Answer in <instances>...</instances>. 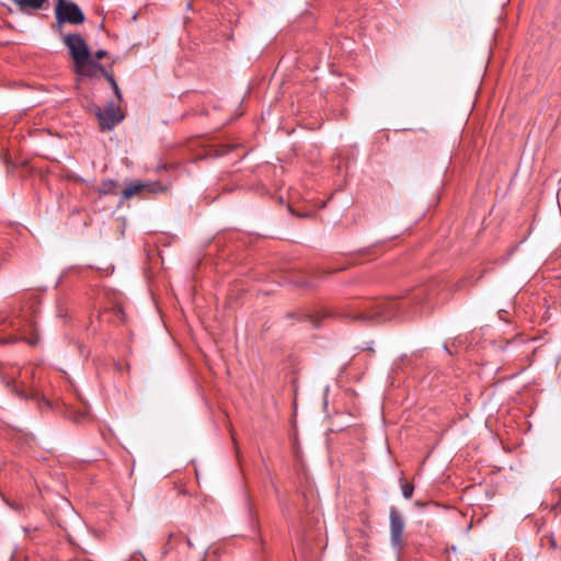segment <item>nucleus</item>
Listing matches in <instances>:
<instances>
[{"mask_svg": "<svg viewBox=\"0 0 561 561\" xmlns=\"http://www.w3.org/2000/svg\"><path fill=\"white\" fill-rule=\"evenodd\" d=\"M426 289L420 287L414 290L411 297L405 298H383L367 302L359 310L343 313L344 318L358 320L368 323H378L390 319L414 312L416 305L421 306L425 299Z\"/></svg>", "mask_w": 561, "mask_h": 561, "instance_id": "obj_1", "label": "nucleus"}, {"mask_svg": "<svg viewBox=\"0 0 561 561\" xmlns=\"http://www.w3.org/2000/svg\"><path fill=\"white\" fill-rule=\"evenodd\" d=\"M73 59L76 72L80 76L92 77L93 65L99 62L91 58L84 37H62Z\"/></svg>", "mask_w": 561, "mask_h": 561, "instance_id": "obj_2", "label": "nucleus"}, {"mask_svg": "<svg viewBox=\"0 0 561 561\" xmlns=\"http://www.w3.org/2000/svg\"><path fill=\"white\" fill-rule=\"evenodd\" d=\"M55 11L58 24H79L84 21L83 12L78 4L72 1L58 0Z\"/></svg>", "mask_w": 561, "mask_h": 561, "instance_id": "obj_3", "label": "nucleus"}, {"mask_svg": "<svg viewBox=\"0 0 561 561\" xmlns=\"http://www.w3.org/2000/svg\"><path fill=\"white\" fill-rule=\"evenodd\" d=\"M389 518L391 545L396 550L401 551L403 548L402 535L405 526L404 518L396 507L390 508Z\"/></svg>", "mask_w": 561, "mask_h": 561, "instance_id": "obj_4", "label": "nucleus"}, {"mask_svg": "<svg viewBox=\"0 0 561 561\" xmlns=\"http://www.w3.org/2000/svg\"><path fill=\"white\" fill-rule=\"evenodd\" d=\"M165 187L160 182H129L122 192L123 199H130L134 196L141 195L144 192L157 194L164 192Z\"/></svg>", "mask_w": 561, "mask_h": 561, "instance_id": "obj_5", "label": "nucleus"}, {"mask_svg": "<svg viewBox=\"0 0 561 561\" xmlns=\"http://www.w3.org/2000/svg\"><path fill=\"white\" fill-rule=\"evenodd\" d=\"M96 116L100 119V125L103 129H111L117 123L122 122L124 116L121 114L119 103L111 101L102 111L100 107L96 110Z\"/></svg>", "mask_w": 561, "mask_h": 561, "instance_id": "obj_6", "label": "nucleus"}, {"mask_svg": "<svg viewBox=\"0 0 561 561\" xmlns=\"http://www.w3.org/2000/svg\"><path fill=\"white\" fill-rule=\"evenodd\" d=\"M65 417L72 423L81 424L91 420V413L87 409L68 408L65 411Z\"/></svg>", "mask_w": 561, "mask_h": 561, "instance_id": "obj_7", "label": "nucleus"}, {"mask_svg": "<svg viewBox=\"0 0 561 561\" xmlns=\"http://www.w3.org/2000/svg\"><path fill=\"white\" fill-rule=\"evenodd\" d=\"M34 330V336L32 337H26V336H16V335H8V336H0V345H7V344H13V343H16L19 341H24L26 342L27 344L34 346L38 343V335L36 333V330Z\"/></svg>", "mask_w": 561, "mask_h": 561, "instance_id": "obj_8", "label": "nucleus"}, {"mask_svg": "<svg viewBox=\"0 0 561 561\" xmlns=\"http://www.w3.org/2000/svg\"><path fill=\"white\" fill-rule=\"evenodd\" d=\"M48 0H14V3L23 12H31L41 9L46 4Z\"/></svg>", "mask_w": 561, "mask_h": 561, "instance_id": "obj_9", "label": "nucleus"}, {"mask_svg": "<svg viewBox=\"0 0 561 561\" xmlns=\"http://www.w3.org/2000/svg\"><path fill=\"white\" fill-rule=\"evenodd\" d=\"M118 187L119 184L115 180H104L99 188L98 192L100 195H117L118 194Z\"/></svg>", "mask_w": 561, "mask_h": 561, "instance_id": "obj_10", "label": "nucleus"}, {"mask_svg": "<svg viewBox=\"0 0 561 561\" xmlns=\"http://www.w3.org/2000/svg\"><path fill=\"white\" fill-rule=\"evenodd\" d=\"M180 539L183 540L188 548H193L194 545L191 541V539L185 538L182 534H173V533H171L169 535V539H168V541L165 543V548L168 550L174 549L175 548V541H178Z\"/></svg>", "mask_w": 561, "mask_h": 561, "instance_id": "obj_11", "label": "nucleus"}, {"mask_svg": "<svg viewBox=\"0 0 561 561\" xmlns=\"http://www.w3.org/2000/svg\"><path fill=\"white\" fill-rule=\"evenodd\" d=\"M92 67H94L92 70V77L96 76L98 73H101L103 77L106 78L112 88H116L117 82L115 78L101 64L93 65Z\"/></svg>", "mask_w": 561, "mask_h": 561, "instance_id": "obj_12", "label": "nucleus"}, {"mask_svg": "<svg viewBox=\"0 0 561 561\" xmlns=\"http://www.w3.org/2000/svg\"><path fill=\"white\" fill-rule=\"evenodd\" d=\"M238 147V145H230V144H219L216 146L215 154L217 157L225 156L229 153L230 151L234 150Z\"/></svg>", "mask_w": 561, "mask_h": 561, "instance_id": "obj_13", "label": "nucleus"}, {"mask_svg": "<svg viewBox=\"0 0 561 561\" xmlns=\"http://www.w3.org/2000/svg\"><path fill=\"white\" fill-rule=\"evenodd\" d=\"M13 391L21 399H34L36 397V393L33 390L22 389L16 385L13 386Z\"/></svg>", "mask_w": 561, "mask_h": 561, "instance_id": "obj_14", "label": "nucleus"}, {"mask_svg": "<svg viewBox=\"0 0 561 561\" xmlns=\"http://www.w3.org/2000/svg\"><path fill=\"white\" fill-rule=\"evenodd\" d=\"M401 490H402V495L405 497V499H411L412 495H413V491H414V486L413 484L411 483H403L401 485Z\"/></svg>", "mask_w": 561, "mask_h": 561, "instance_id": "obj_15", "label": "nucleus"}, {"mask_svg": "<svg viewBox=\"0 0 561 561\" xmlns=\"http://www.w3.org/2000/svg\"><path fill=\"white\" fill-rule=\"evenodd\" d=\"M545 540H548V545H549L550 549L557 550L559 548L558 541H557V539L554 538L553 535H549V536L545 535L541 538V542L543 543Z\"/></svg>", "mask_w": 561, "mask_h": 561, "instance_id": "obj_16", "label": "nucleus"}, {"mask_svg": "<svg viewBox=\"0 0 561 561\" xmlns=\"http://www.w3.org/2000/svg\"><path fill=\"white\" fill-rule=\"evenodd\" d=\"M304 318H305L306 321L311 322L314 328H319L320 327L318 320H316L314 317L309 316V314H305Z\"/></svg>", "mask_w": 561, "mask_h": 561, "instance_id": "obj_17", "label": "nucleus"}, {"mask_svg": "<svg viewBox=\"0 0 561 561\" xmlns=\"http://www.w3.org/2000/svg\"><path fill=\"white\" fill-rule=\"evenodd\" d=\"M113 91H114V94L117 99V103H121L122 102V93H121V90L118 88V84H116V88H113Z\"/></svg>", "mask_w": 561, "mask_h": 561, "instance_id": "obj_18", "label": "nucleus"}, {"mask_svg": "<svg viewBox=\"0 0 561 561\" xmlns=\"http://www.w3.org/2000/svg\"><path fill=\"white\" fill-rule=\"evenodd\" d=\"M106 55V51L103 50V49H100L95 53V58L96 59H102L104 56Z\"/></svg>", "mask_w": 561, "mask_h": 561, "instance_id": "obj_19", "label": "nucleus"}, {"mask_svg": "<svg viewBox=\"0 0 561 561\" xmlns=\"http://www.w3.org/2000/svg\"><path fill=\"white\" fill-rule=\"evenodd\" d=\"M142 558V554H139L138 558H136V561H139V559Z\"/></svg>", "mask_w": 561, "mask_h": 561, "instance_id": "obj_20", "label": "nucleus"}, {"mask_svg": "<svg viewBox=\"0 0 561 561\" xmlns=\"http://www.w3.org/2000/svg\"><path fill=\"white\" fill-rule=\"evenodd\" d=\"M142 558V554H139L138 558H136V561H139V559Z\"/></svg>", "mask_w": 561, "mask_h": 561, "instance_id": "obj_21", "label": "nucleus"}, {"mask_svg": "<svg viewBox=\"0 0 561 561\" xmlns=\"http://www.w3.org/2000/svg\"><path fill=\"white\" fill-rule=\"evenodd\" d=\"M142 558V554H139L138 558H136V561H139V559Z\"/></svg>", "mask_w": 561, "mask_h": 561, "instance_id": "obj_22", "label": "nucleus"}, {"mask_svg": "<svg viewBox=\"0 0 561 561\" xmlns=\"http://www.w3.org/2000/svg\"><path fill=\"white\" fill-rule=\"evenodd\" d=\"M560 548H561V545H560Z\"/></svg>", "mask_w": 561, "mask_h": 561, "instance_id": "obj_23", "label": "nucleus"}]
</instances>
